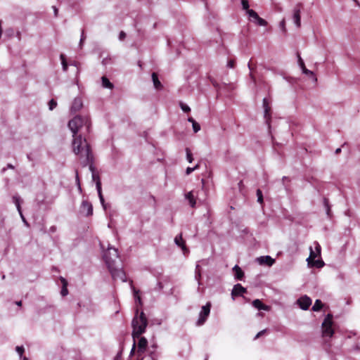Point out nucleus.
I'll use <instances>...</instances> for the list:
<instances>
[{
	"instance_id": "obj_1",
	"label": "nucleus",
	"mask_w": 360,
	"mask_h": 360,
	"mask_svg": "<svg viewBox=\"0 0 360 360\" xmlns=\"http://www.w3.org/2000/svg\"><path fill=\"white\" fill-rule=\"evenodd\" d=\"M68 127L73 134L72 147L74 153L79 155L80 163L83 167L89 165V169H93L94 155L91 147L85 139L83 140L81 134L77 135V132L83 127H85L86 132H89L91 127L89 117L88 116L77 115L69 121Z\"/></svg>"
},
{
	"instance_id": "obj_2",
	"label": "nucleus",
	"mask_w": 360,
	"mask_h": 360,
	"mask_svg": "<svg viewBox=\"0 0 360 360\" xmlns=\"http://www.w3.org/2000/svg\"><path fill=\"white\" fill-rule=\"evenodd\" d=\"M103 257L112 277L114 279L126 281L125 273L120 263L117 249L108 245L107 250L104 251Z\"/></svg>"
},
{
	"instance_id": "obj_3",
	"label": "nucleus",
	"mask_w": 360,
	"mask_h": 360,
	"mask_svg": "<svg viewBox=\"0 0 360 360\" xmlns=\"http://www.w3.org/2000/svg\"><path fill=\"white\" fill-rule=\"evenodd\" d=\"M137 314L138 310H136V315L131 322L133 328L132 336L134 340L140 338V335L145 332L148 325V320L145 314L143 311L141 312L139 316H138Z\"/></svg>"
},
{
	"instance_id": "obj_4",
	"label": "nucleus",
	"mask_w": 360,
	"mask_h": 360,
	"mask_svg": "<svg viewBox=\"0 0 360 360\" xmlns=\"http://www.w3.org/2000/svg\"><path fill=\"white\" fill-rule=\"evenodd\" d=\"M333 317L331 314H328L322 323L321 328L323 338H330L334 334Z\"/></svg>"
},
{
	"instance_id": "obj_5",
	"label": "nucleus",
	"mask_w": 360,
	"mask_h": 360,
	"mask_svg": "<svg viewBox=\"0 0 360 360\" xmlns=\"http://www.w3.org/2000/svg\"><path fill=\"white\" fill-rule=\"evenodd\" d=\"M210 309H211V303L207 302L205 306L202 307L201 311L199 314V318L197 321L196 324L198 326H202L205 323L206 321L208 316L210 313Z\"/></svg>"
},
{
	"instance_id": "obj_6",
	"label": "nucleus",
	"mask_w": 360,
	"mask_h": 360,
	"mask_svg": "<svg viewBox=\"0 0 360 360\" xmlns=\"http://www.w3.org/2000/svg\"><path fill=\"white\" fill-rule=\"evenodd\" d=\"M263 108L264 112V117L266 123L268 124L269 127H270V122L271 120V108L270 106V101L266 98L263 99Z\"/></svg>"
},
{
	"instance_id": "obj_7",
	"label": "nucleus",
	"mask_w": 360,
	"mask_h": 360,
	"mask_svg": "<svg viewBox=\"0 0 360 360\" xmlns=\"http://www.w3.org/2000/svg\"><path fill=\"white\" fill-rule=\"evenodd\" d=\"M248 15L250 20L252 21L254 23L257 24L259 26H266L267 25V22L260 18L257 12H255L254 10H251L248 11Z\"/></svg>"
},
{
	"instance_id": "obj_8",
	"label": "nucleus",
	"mask_w": 360,
	"mask_h": 360,
	"mask_svg": "<svg viewBox=\"0 0 360 360\" xmlns=\"http://www.w3.org/2000/svg\"><path fill=\"white\" fill-rule=\"evenodd\" d=\"M148 346V340L146 338L141 337L140 338L139 342H138V349H137V354L138 356L140 357V360H143L142 355L144 354V352L146 350V347Z\"/></svg>"
},
{
	"instance_id": "obj_9",
	"label": "nucleus",
	"mask_w": 360,
	"mask_h": 360,
	"mask_svg": "<svg viewBox=\"0 0 360 360\" xmlns=\"http://www.w3.org/2000/svg\"><path fill=\"white\" fill-rule=\"evenodd\" d=\"M302 8V4L299 3L297 4L294 9H293V15H292V18H293V20H294V22L295 24L296 25V26L297 27H300L301 26V16H300V13H301V9Z\"/></svg>"
},
{
	"instance_id": "obj_10",
	"label": "nucleus",
	"mask_w": 360,
	"mask_h": 360,
	"mask_svg": "<svg viewBox=\"0 0 360 360\" xmlns=\"http://www.w3.org/2000/svg\"><path fill=\"white\" fill-rule=\"evenodd\" d=\"M80 212L85 216L91 215L93 213V207L91 202L84 200L80 207Z\"/></svg>"
},
{
	"instance_id": "obj_11",
	"label": "nucleus",
	"mask_w": 360,
	"mask_h": 360,
	"mask_svg": "<svg viewBox=\"0 0 360 360\" xmlns=\"http://www.w3.org/2000/svg\"><path fill=\"white\" fill-rule=\"evenodd\" d=\"M300 307L303 310H307L311 304V300L307 295L301 297L297 301Z\"/></svg>"
},
{
	"instance_id": "obj_12",
	"label": "nucleus",
	"mask_w": 360,
	"mask_h": 360,
	"mask_svg": "<svg viewBox=\"0 0 360 360\" xmlns=\"http://www.w3.org/2000/svg\"><path fill=\"white\" fill-rule=\"evenodd\" d=\"M256 260L260 265H266L268 266H272L275 262V260L269 255L259 257Z\"/></svg>"
},
{
	"instance_id": "obj_13",
	"label": "nucleus",
	"mask_w": 360,
	"mask_h": 360,
	"mask_svg": "<svg viewBox=\"0 0 360 360\" xmlns=\"http://www.w3.org/2000/svg\"><path fill=\"white\" fill-rule=\"evenodd\" d=\"M247 290L243 287L240 283L236 284L232 290L231 296L234 299L235 297L241 296L243 293L246 292Z\"/></svg>"
},
{
	"instance_id": "obj_14",
	"label": "nucleus",
	"mask_w": 360,
	"mask_h": 360,
	"mask_svg": "<svg viewBox=\"0 0 360 360\" xmlns=\"http://www.w3.org/2000/svg\"><path fill=\"white\" fill-rule=\"evenodd\" d=\"M174 243L177 246H179L181 248V250L184 252V254H186L188 252V250L187 249V248L185 245V242L183 240L181 233L176 236V237L174 238Z\"/></svg>"
},
{
	"instance_id": "obj_15",
	"label": "nucleus",
	"mask_w": 360,
	"mask_h": 360,
	"mask_svg": "<svg viewBox=\"0 0 360 360\" xmlns=\"http://www.w3.org/2000/svg\"><path fill=\"white\" fill-rule=\"evenodd\" d=\"M297 57H298V63H299L300 68H302V72L305 75H307L309 77H314V73L312 71L307 69V68L304 65V63L303 60L302 59V58L300 57L299 53H297Z\"/></svg>"
},
{
	"instance_id": "obj_16",
	"label": "nucleus",
	"mask_w": 360,
	"mask_h": 360,
	"mask_svg": "<svg viewBox=\"0 0 360 360\" xmlns=\"http://www.w3.org/2000/svg\"><path fill=\"white\" fill-rule=\"evenodd\" d=\"M314 248L315 251L313 250L312 247L309 248V256H311V258L315 259L317 257L320 256L321 255V245L319 244L318 242H314Z\"/></svg>"
},
{
	"instance_id": "obj_17",
	"label": "nucleus",
	"mask_w": 360,
	"mask_h": 360,
	"mask_svg": "<svg viewBox=\"0 0 360 360\" xmlns=\"http://www.w3.org/2000/svg\"><path fill=\"white\" fill-rule=\"evenodd\" d=\"M83 106V104H82V101L81 100V98H76L73 103H72V107H71V110L72 112H77L79 111Z\"/></svg>"
},
{
	"instance_id": "obj_18",
	"label": "nucleus",
	"mask_w": 360,
	"mask_h": 360,
	"mask_svg": "<svg viewBox=\"0 0 360 360\" xmlns=\"http://www.w3.org/2000/svg\"><path fill=\"white\" fill-rule=\"evenodd\" d=\"M233 271L235 273L234 276L236 280H243L244 277V272L243 271L240 266H238V265H235L233 268Z\"/></svg>"
},
{
	"instance_id": "obj_19",
	"label": "nucleus",
	"mask_w": 360,
	"mask_h": 360,
	"mask_svg": "<svg viewBox=\"0 0 360 360\" xmlns=\"http://www.w3.org/2000/svg\"><path fill=\"white\" fill-rule=\"evenodd\" d=\"M252 305L259 310L269 311V307L264 304L259 300L257 299L252 302Z\"/></svg>"
},
{
	"instance_id": "obj_20",
	"label": "nucleus",
	"mask_w": 360,
	"mask_h": 360,
	"mask_svg": "<svg viewBox=\"0 0 360 360\" xmlns=\"http://www.w3.org/2000/svg\"><path fill=\"white\" fill-rule=\"evenodd\" d=\"M152 79L153 85L157 90H160L163 88V86L158 79V74L156 72L152 73Z\"/></svg>"
},
{
	"instance_id": "obj_21",
	"label": "nucleus",
	"mask_w": 360,
	"mask_h": 360,
	"mask_svg": "<svg viewBox=\"0 0 360 360\" xmlns=\"http://www.w3.org/2000/svg\"><path fill=\"white\" fill-rule=\"evenodd\" d=\"M94 168H93V169H90V170L93 172V175H92L93 179L96 181V188L98 191V195L101 196V195H103L102 191H101V182L99 176H96L95 174H94Z\"/></svg>"
},
{
	"instance_id": "obj_22",
	"label": "nucleus",
	"mask_w": 360,
	"mask_h": 360,
	"mask_svg": "<svg viewBox=\"0 0 360 360\" xmlns=\"http://www.w3.org/2000/svg\"><path fill=\"white\" fill-rule=\"evenodd\" d=\"M102 80V86L103 88H107L110 89H112L114 88V85L112 83L110 82V80L105 77L103 76L101 78Z\"/></svg>"
},
{
	"instance_id": "obj_23",
	"label": "nucleus",
	"mask_w": 360,
	"mask_h": 360,
	"mask_svg": "<svg viewBox=\"0 0 360 360\" xmlns=\"http://www.w3.org/2000/svg\"><path fill=\"white\" fill-rule=\"evenodd\" d=\"M186 198L188 200L190 205L193 207L195 205V199L193 191L188 192L186 195Z\"/></svg>"
},
{
	"instance_id": "obj_24",
	"label": "nucleus",
	"mask_w": 360,
	"mask_h": 360,
	"mask_svg": "<svg viewBox=\"0 0 360 360\" xmlns=\"http://www.w3.org/2000/svg\"><path fill=\"white\" fill-rule=\"evenodd\" d=\"M60 281H61V282L63 283V288L61 290V295L63 296H65L68 293V290L67 289L68 283H67V281L64 278H63V277L60 278Z\"/></svg>"
},
{
	"instance_id": "obj_25",
	"label": "nucleus",
	"mask_w": 360,
	"mask_h": 360,
	"mask_svg": "<svg viewBox=\"0 0 360 360\" xmlns=\"http://www.w3.org/2000/svg\"><path fill=\"white\" fill-rule=\"evenodd\" d=\"M156 349H157V345L155 344H153L149 349L150 356H151L153 360H155V358L157 356V355L155 354Z\"/></svg>"
},
{
	"instance_id": "obj_26",
	"label": "nucleus",
	"mask_w": 360,
	"mask_h": 360,
	"mask_svg": "<svg viewBox=\"0 0 360 360\" xmlns=\"http://www.w3.org/2000/svg\"><path fill=\"white\" fill-rule=\"evenodd\" d=\"M248 66L250 70V77L251 78V79L252 80V82L255 84L256 83V78L255 77V75H253L252 73V71L253 70L255 69V67H253L252 64V60H250L248 64Z\"/></svg>"
},
{
	"instance_id": "obj_27",
	"label": "nucleus",
	"mask_w": 360,
	"mask_h": 360,
	"mask_svg": "<svg viewBox=\"0 0 360 360\" xmlns=\"http://www.w3.org/2000/svg\"><path fill=\"white\" fill-rule=\"evenodd\" d=\"M323 307V304L320 300H316L314 304L312 307V310L314 311H319Z\"/></svg>"
},
{
	"instance_id": "obj_28",
	"label": "nucleus",
	"mask_w": 360,
	"mask_h": 360,
	"mask_svg": "<svg viewBox=\"0 0 360 360\" xmlns=\"http://www.w3.org/2000/svg\"><path fill=\"white\" fill-rule=\"evenodd\" d=\"M60 60H61V63H62V65H63V69L64 71H66L67 69H68V63L66 61V59H65V56L64 54H60Z\"/></svg>"
},
{
	"instance_id": "obj_29",
	"label": "nucleus",
	"mask_w": 360,
	"mask_h": 360,
	"mask_svg": "<svg viewBox=\"0 0 360 360\" xmlns=\"http://www.w3.org/2000/svg\"><path fill=\"white\" fill-rule=\"evenodd\" d=\"M241 4L243 6V9L246 11V13L248 14V11L252 9L249 8V2L248 0H241Z\"/></svg>"
},
{
	"instance_id": "obj_30",
	"label": "nucleus",
	"mask_w": 360,
	"mask_h": 360,
	"mask_svg": "<svg viewBox=\"0 0 360 360\" xmlns=\"http://www.w3.org/2000/svg\"><path fill=\"white\" fill-rule=\"evenodd\" d=\"M186 158H187V160L191 163L193 162V155L191 152V150L188 148H186Z\"/></svg>"
},
{
	"instance_id": "obj_31",
	"label": "nucleus",
	"mask_w": 360,
	"mask_h": 360,
	"mask_svg": "<svg viewBox=\"0 0 360 360\" xmlns=\"http://www.w3.org/2000/svg\"><path fill=\"white\" fill-rule=\"evenodd\" d=\"M195 277V279L198 280V283L200 284L199 281L201 277V274H200V266L198 264L196 265Z\"/></svg>"
},
{
	"instance_id": "obj_32",
	"label": "nucleus",
	"mask_w": 360,
	"mask_h": 360,
	"mask_svg": "<svg viewBox=\"0 0 360 360\" xmlns=\"http://www.w3.org/2000/svg\"><path fill=\"white\" fill-rule=\"evenodd\" d=\"M257 201L260 203V204H262L263 202H264V200H263V195H262V192L260 189H257Z\"/></svg>"
},
{
	"instance_id": "obj_33",
	"label": "nucleus",
	"mask_w": 360,
	"mask_h": 360,
	"mask_svg": "<svg viewBox=\"0 0 360 360\" xmlns=\"http://www.w3.org/2000/svg\"><path fill=\"white\" fill-rule=\"evenodd\" d=\"M324 206L326 207V213H327L328 216L330 217V207L329 205V202L326 198L324 199Z\"/></svg>"
},
{
	"instance_id": "obj_34",
	"label": "nucleus",
	"mask_w": 360,
	"mask_h": 360,
	"mask_svg": "<svg viewBox=\"0 0 360 360\" xmlns=\"http://www.w3.org/2000/svg\"><path fill=\"white\" fill-rule=\"evenodd\" d=\"M57 106V102L54 99H51L49 102V107L51 110H53Z\"/></svg>"
},
{
	"instance_id": "obj_35",
	"label": "nucleus",
	"mask_w": 360,
	"mask_h": 360,
	"mask_svg": "<svg viewBox=\"0 0 360 360\" xmlns=\"http://www.w3.org/2000/svg\"><path fill=\"white\" fill-rule=\"evenodd\" d=\"M199 168V165H196L194 167H187L186 170V174H190L192 172Z\"/></svg>"
},
{
	"instance_id": "obj_36",
	"label": "nucleus",
	"mask_w": 360,
	"mask_h": 360,
	"mask_svg": "<svg viewBox=\"0 0 360 360\" xmlns=\"http://www.w3.org/2000/svg\"><path fill=\"white\" fill-rule=\"evenodd\" d=\"M180 105H181V108L182 109V110L185 112H188L191 111V108L186 104L183 103H180Z\"/></svg>"
},
{
	"instance_id": "obj_37",
	"label": "nucleus",
	"mask_w": 360,
	"mask_h": 360,
	"mask_svg": "<svg viewBox=\"0 0 360 360\" xmlns=\"http://www.w3.org/2000/svg\"><path fill=\"white\" fill-rule=\"evenodd\" d=\"M324 265V262L322 260H314L313 266H316L318 268L322 267Z\"/></svg>"
},
{
	"instance_id": "obj_38",
	"label": "nucleus",
	"mask_w": 360,
	"mask_h": 360,
	"mask_svg": "<svg viewBox=\"0 0 360 360\" xmlns=\"http://www.w3.org/2000/svg\"><path fill=\"white\" fill-rule=\"evenodd\" d=\"M15 350L18 353L20 356L22 357L24 352V347L22 346H17Z\"/></svg>"
},
{
	"instance_id": "obj_39",
	"label": "nucleus",
	"mask_w": 360,
	"mask_h": 360,
	"mask_svg": "<svg viewBox=\"0 0 360 360\" xmlns=\"http://www.w3.org/2000/svg\"><path fill=\"white\" fill-rule=\"evenodd\" d=\"M192 125L195 133H197L198 131H200V126L197 122H194Z\"/></svg>"
},
{
	"instance_id": "obj_40",
	"label": "nucleus",
	"mask_w": 360,
	"mask_h": 360,
	"mask_svg": "<svg viewBox=\"0 0 360 360\" xmlns=\"http://www.w3.org/2000/svg\"><path fill=\"white\" fill-rule=\"evenodd\" d=\"M228 67L230 68H234L236 65V62L234 60L231 59L228 61L227 64Z\"/></svg>"
},
{
	"instance_id": "obj_41",
	"label": "nucleus",
	"mask_w": 360,
	"mask_h": 360,
	"mask_svg": "<svg viewBox=\"0 0 360 360\" xmlns=\"http://www.w3.org/2000/svg\"><path fill=\"white\" fill-rule=\"evenodd\" d=\"M138 293H139V290H134V297H135V299H136V301H138V302H139V303L140 304H141V297H140V296L138 295Z\"/></svg>"
},
{
	"instance_id": "obj_42",
	"label": "nucleus",
	"mask_w": 360,
	"mask_h": 360,
	"mask_svg": "<svg viewBox=\"0 0 360 360\" xmlns=\"http://www.w3.org/2000/svg\"><path fill=\"white\" fill-rule=\"evenodd\" d=\"M314 259H315L311 258V256H309V257L307 259V262L308 263V265L312 266L314 262Z\"/></svg>"
},
{
	"instance_id": "obj_43",
	"label": "nucleus",
	"mask_w": 360,
	"mask_h": 360,
	"mask_svg": "<svg viewBox=\"0 0 360 360\" xmlns=\"http://www.w3.org/2000/svg\"><path fill=\"white\" fill-rule=\"evenodd\" d=\"M163 288L162 283L161 282H158L157 283L156 287L155 288V290H161Z\"/></svg>"
},
{
	"instance_id": "obj_44",
	"label": "nucleus",
	"mask_w": 360,
	"mask_h": 360,
	"mask_svg": "<svg viewBox=\"0 0 360 360\" xmlns=\"http://www.w3.org/2000/svg\"><path fill=\"white\" fill-rule=\"evenodd\" d=\"M126 37V33L123 31H121L120 34H119V39L120 40H124Z\"/></svg>"
},
{
	"instance_id": "obj_45",
	"label": "nucleus",
	"mask_w": 360,
	"mask_h": 360,
	"mask_svg": "<svg viewBox=\"0 0 360 360\" xmlns=\"http://www.w3.org/2000/svg\"><path fill=\"white\" fill-rule=\"evenodd\" d=\"M13 199L15 200V205L17 206V208H18V211L20 212V207L19 200H18V198L17 197H14Z\"/></svg>"
},
{
	"instance_id": "obj_46",
	"label": "nucleus",
	"mask_w": 360,
	"mask_h": 360,
	"mask_svg": "<svg viewBox=\"0 0 360 360\" xmlns=\"http://www.w3.org/2000/svg\"><path fill=\"white\" fill-rule=\"evenodd\" d=\"M266 329H264V330H261L260 332H259V333L256 335V336H255V339H257V338H259L261 335H262L263 334H264V333H266Z\"/></svg>"
},
{
	"instance_id": "obj_47",
	"label": "nucleus",
	"mask_w": 360,
	"mask_h": 360,
	"mask_svg": "<svg viewBox=\"0 0 360 360\" xmlns=\"http://www.w3.org/2000/svg\"><path fill=\"white\" fill-rule=\"evenodd\" d=\"M280 26H281V29L283 30V31L285 32V20H283L281 22Z\"/></svg>"
},
{
	"instance_id": "obj_48",
	"label": "nucleus",
	"mask_w": 360,
	"mask_h": 360,
	"mask_svg": "<svg viewBox=\"0 0 360 360\" xmlns=\"http://www.w3.org/2000/svg\"><path fill=\"white\" fill-rule=\"evenodd\" d=\"M135 349H136V342H134V344H133V347L131 348V350L130 352V355H133L135 352Z\"/></svg>"
},
{
	"instance_id": "obj_49",
	"label": "nucleus",
	"mask_w": 360,
	"mask_h": 360,
	"mask_svg": "<svg viewBox=\"0 0 360 360\" xmlns=\"http://www.w3.org/2000/svg\"><path fill=\"white\" fill-rule=\"evenodd\" d=\"M76 180L77 181V184H78L79 188L81 189L79 179V176H78V173L77 172L76 173Z\"/></svg>"
},
{
	"instance_id": "obj_50",
	"label": "nucleus",
	"mask_w": 360,
	"mask_h": 360,
	"mask_svg": "<svg viewBox=\"0 0 360 360\" xmlns=\"http://www.w3.org/2000/svg\"><path fill=\"white\" fill-rule=\"evenodd\" d=\"M188 121L191 123H192V124L195 122L196 121L192 117H190L188 118Z\"/></svg>"
},
{
	"instance_id": "obj_51",
	"label": "nucleus",
	"mask_w": 360,
	"mask_h": 360,
	"mask_svg": "<svg viewBox=\"0 0 360 360\" xmlns=\"http://www.w3.org/2000/svg\"><path fill=\"white\" fill-rule=\"evenodd\" d=\"M340 152H341V148H337V149L335 150V153L336 155H338L339 153H340Z\"/></svg>"
},
{
	"instance_id": "obj_52",
	"label": "nucleus",
	"mask_w": 360,
	"mask_h": 360,
	"mask_svg": "<svg viewBox=\"0 0 360 360\" xmlns=\"http://www.w3.org/2000/svg\"><path fill=\"white\" fill-rule=\"evenodd\" d=\"M53 9H54L55 16H57L58 10L56 7H53Z\"/></svg>"
},
{
	"instance_id": "obj_53",
	"label": "nucleus",
	"mask_w": 360,
	"mask_h": 360,
	"mask_svg": "<svg viewBox=\"0 0 360 360\" xmlns=\"http://www.w3.org/2000/svg\"><path fill=\"white\" fill-rule=\"evenodd\" d=\"M15 304L20 307L22 305V301H16Z\"/></svg>"
},
{
	"instance_id": "obj_54",
	"label": "nucleus",
	"mask_w": 360,
	"mask_h": 360,
	"mask_svg": "<svg viewBox=\"0 0 360 360\" xmlns=\"http://www.w3.org/2000/svg\"><path fill=\"white\" fill-rule=\"evenodd\" d=\"M99 198H100L101 202L102 203H103V202H104L103 196V195H101V196H99Z\"/></svg>"
},
{
	"instance_id": "obj_55",
	"label": "nucleus",
	"mask_w": 360,
	"mask_h": 360,
	"mask_svg": "<svg viewBox=\"0 0 360 360\" xmlns=\"http://www.w3.org/2000/svg\"><path fill=\"white\" fill-rule=\"evenodd\" d=\"M8 167L11 168V169H13L14 168V167L11 164H8Z\"/></svg>"
},
{
	"instance_id": "obj_56",
	"label": "nucleus",
	"mask_w": 360,
	"mask_h": 360,
	"mask_svg": "<svg viewBox=\"0 0 360 360\" xmlns=\"http://www.w3.org/2000/svg\"><path fill=\"white\" fill-rule=\"evenodd\" d=\"M211 82H212V84H213L214 86H216L217 85V82H216L215 81H212V80Z\"/></svg>"
},
{
	"instance_id": "obj_57",
	"label": "nucleus",
	"mask_w": 360,
	"mask_h": 360,
	"mask_svg": "<svg viewBox=\"0 0 360 360\" xmlns=\"http://www.w3.org/2000/svg\"><path fill=\"white\" fill-rule=\"evenodd\" d=\"M102 63H103V65H106L107 64V63H106L105 59L102 61Z\"/></svg>"
},
{
	"instance_id": "obj_58",
	"label": "nucleus",
	"mask_w": 360,
	"mask_h": 360,
	"mask_svg": "<svg viewBox=\"0 0 360 360\" xmlns=\"http://www.w3.org/2000/svg\"><path fill=\"white\" fill-rule=\"evenodd\" d=\"M22 360H28V359L27 357L24 356Z\"/></svg>"
},
{
	"instance_id": "obj_59",
	"label": "nucleus",
	"mask_w": 360,
	"mask_h": 360,
	"mask_svg": "<svg viewBox=\"0 0 360 360\" xmlns=\"http://www.w3.org/2000/svg\"><path fill=\"white\" fill-rule=\"evenodd\" d=\"M242 184H243V181H240V183H239V186H242Z\"/></svg>"
},
{
	"instance_id": "obj_60",
	"label": "nucleus",
	"mask_w": 360,
	"mask_h": 360,
	"mask_svg": "<svg viewBox=\"0 0 360 360\" xmlns=\"http://www.w3.org/2000/svg\"><path fill=\"white\" fill-rule=\"evenodd\" d=\"M101 245V248L104 249V246L103 245Z\"/></svg>"
}]
</instances>
